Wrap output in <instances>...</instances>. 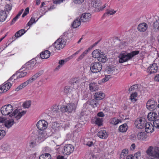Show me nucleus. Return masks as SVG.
Segmentation results:
<instances>
[{
  "label": "nucleus",
  "instance_id": "5701e85b",
  "mask_svg": "<svg viewBox=\"0 0 159 159\" xmlns=\"http://www.w3.org/2000/svg\"><path fill=\"white\" fill-rule=\"evenodd\" d=\"M43 71H40L38 73L35 74L32 77L30 78L27 81L29 84L31 83L32 82L35 80L37 78L41 75L43 73Z\"/></svg>",
  "mask_w": 159,
  "mask_h": 159
},
{
  "label": "nucleus",
  "instance_id": "5fc2aeb1",
  "mask_svg": "<svg viewBox=\"0 0 159 159\" xmlns=\"http://www.w3.org/2000/svg\"><path fill=\"white\" fill-rule=\"evenodd\" d=\"M116 12V11H114L112 9H107V10L106 14H109L110 15H113Z\"/></svg>",
  "mask_w": 159,
  "mask_h": 159
},
{
  "label": "nucleus",
  "instance_id": "aec40b11",
  "mask_svg": "<svg viewBox=\"0 0 159 159\" xmlns=\"http://www.w3.org/2000/svg\"><path fill=\"white\" fill-rule=\"evenodd\" d=\"M145 131L148 133H152L154 130V127L150 122H147L145 124Z\"/></svg>",
  "mask_w": 159,
  "mask_h": 159
},
{
  "label": "nucleus",
  "instance_id": "4be33fe9",
  "mask_svg": "<svg viewBox=\"0 0 159 159\" xmlns=\"http://www.w3.org/2000/svg\"><path fill=\"white\" fill-rule=\"evenodd\" d=\"M92 121L93 123H94L98 125L99 126H100L102 125L103 119L102 118H100L98 117L92 118Z\"/></svg>",
  "mask_w": 159,
  "mask_h": 159
},
{
  "label": "nucleus",
  "instance_id": "69168bd1",
  "mask_svg": "<svg viewBox=\"0 0 159 159\" xmlns=\"http://www.w3.org/2000/svg\"><path fill=\"white\" fill-rule=\"evenodd\" d=\"M63 0H53V3L55 4H60L63 2Z\"/></svg>",
  "mask_w": 159,
  "mask_h": 159
},
{
  "label": "nucleus",
  "instance_id": "473e14b6",
  "mask_svg": "<svg viewBox=\"0 0 159 159\" xmlns=\"http://www.w3.org/2000/svg\"><path fill=\"white\" fill-rule=\"evenodd\" d=\"M50 52L48 50H46L40 54V57L42 59H47L50 57Z\"/></svg>",
  "mask_w": 159,
  "mask_h": 159
},
{
  "label": "nucleus",
  "instance_id": "9b49d317",
  "mask_svg": "<svg viewBox=\"0 0 159 159\" xmlns=\"http://www.w3.org/2000/svg\"><path fill=\"white\" fill-rule=\"evenodd\" d=\"M26 113V111H23L21 112H20L17 109L15 110L13 112L11 115H9V116L12 117L14 116L17 120H18L23 115H25Z\"/></svg>",
  "mask_w": 159,
  "mask_h": 159
},
{
  "label": "nucleus",
  "instance_id": "cd10ccee",
  "mask_svg": "<svg viewBox=\"0 0 159 159\" xmlns=\"http://www.w3.org/2000/svg\"><path fill=\"white\" fill-rule=\"evenodd\" d=\"M157 117V113L152 112L148 113L147 117L149 120L150 121H154Z\"/></svg>",
  "mask_w": 159,
  "mask_h": 159
},
{
  "label": "nucleus",
  "instance_id": "412c9836",
  "mask_svg": "<svg viewBox=\"0 0 159 159\" xmlns=\"http://www.w3.org/2000/svg\"><path fill=\"white\" fill-rule=\"evenodd\" d=\"M48 137L46 132L44 131H40L38 135V139L39 142L43 141Z\"/></svg>",
  "mask_w": 159,
  "mask_h": 159
},
{
  "label": "nucleus",
  "instance_id": "423d86ee",
  "mask_svg": "<svg viewBox=\"0 0 159 159\" xmlns=\"http://www.w3.org/2000/svg\"><path fill=\"white\" fill-rule=\"evenodd\" d=\"M28 70H27L25 69L21 72H18L13 75L9 80V81H11L13 79L14 80L16 79L20 78L26 76L28 74Z\"/></svg>",
  "mask_w": 159,
  "mask_h": 159
},
{
  "label": "nucleus",
  "instance_id": "f8f14e48",
  "mask_svg": "<svg viewBox=\"0 0 159 159\" xmlns=\"http://www.w3.org/2000/svg\"><path fill=\"white\" fill-rule=\"evenodd\" d=\"M83 80L82 78L80 77H75L71 78L70 81V85L76 89L78 85Z\"/></svg>",
  "mask_w": 159,
  "mask_h": 159
},
{
  "label": "nucleus",
  "instance_id": "6ab92c4d",
  "mask_svg": "<svg viewBox=\"0 0 159 159\" xmlns=\"http://www.w3.org/2000/svg\"><path fill=\"white\" fill-rule=\"evenodd\" d=\"M11 86V83L9 82L2 84L0 88V93L6 92L10 88Z\"/></svg>",
  "mask_w": 159,
  "mask_h": 159
},
{
  "label": "nucleus",
  "instance_id": "0e129e2a",
  "mask_svg": "<svg viewBox=\"0 0 159 159\" xmlns=\"http://www.w3.org/2000/svg\"><path fill=\"white\" fill-rule=\"evenodd\" d=\"M29 8L28 7H27L26 8V9L25 10V11H24V13L22 15V17H24L25 16H26L28 13H29Z\"/></svg>",
  "mask_w": 159,
  "mask_h": 159
},
{
  "label": "nucleus",
  "instance_id": "72a5a7b5",
  "mask_svg": "<svg viewBox=\"0 0 159 159\" xmlns=\"http://www.w3.org/2000/svg\"><path fill=\"white\" fill-rule=\"evenodd\" d=\"M14 123L13 119H11L6 121L5 122V125L7 128H11Z\"/></svg>",
  "mask_w": 159,
  "mask_h": 159
},
{
  "label": "nucleus",
  "instance_id": "9d476101",
  "mask_svg": "<svg viewBox=\"0 0 159 159\" xmlns=\"http://www.w3.org/2000/svg\"><path fill=\"white\" fill-rule=\"evenodd\" d=\"M64 92L67 95H73L74 93H76V89L71 85L70 86H66L64 88Z\"/></svg>",
  "mask_w": 159,
  "mask_h": 159
},
{
  "label": "nucleus",
  "instance_id": "f257e3e1",
  "mask_svg": "<svg viewBox=\"0 0 159 159\" xmlns=\"http://www.w3.org/2000/svg\"><path fill=\"white\" fill-rule=\"evenodd\" d=\"M139 52V51L135 50L127 54L125 53H121L119 56L120 59L119 62L120 63H122L124 62L127 61L134 56L138 55Z\"/></svg>",
  "mask_w": 159,
  "mask_h": 159
},
{
  "label": "nucleus",
  "instance_id": "39448f33",
  "mask_svg": "<svg viewBox=\"0 0 159 159\" xmlns=\"http://www.w3.org/2000/svg\"><path fill=\"white\" fill-rule=\"evenodd\" d=\"M65 39L63 36L62 38L58 39L54 43V47L57 49H60L63 48L65 46L66 42L64 39Z\"/></svg>",
  "mask_w": 159,
  "mask_h": 159
},
{
  "label": "nucleus",
  "instance_id": "b1692460",
  "mask_svg": "<svg viewBox=\"0 0 159 159\" xmlns=\"http://www.w3.org/2000/svg\"><path fill=\"white\" fill-rule=\"evenodd\" d=\"M148 28V25L145 23H141L137 27V29L140 32H144Z\"/></svg>",
  "mask_w": 159,
  "mask_h": 159
},
{
  "label": "nucleus",
  "instance_id": "680f3d73",
  "mask_svg": "<svg viewBox=\"0 0 159 159\" xmlns=\"http://www.w3.org/2000/svg\"><path fill=\"white\" fill-rule=\"evenodd\" d=\"M74 3L77 4H80L83 3L84 0H73Z\"/></svg>",
  "mask_w": 159,
  "mask_h": 159
},
{
  "label": "nucleus",
  "instance_id": "de8ad7c7",
  "mask_svg": "<svg viewBox=\"0 0 159 159\" xmlns=\"http://www.w3.org/2000/svg\"><path fill=\"white\" fill-rule=\"evenodd\" d=\"M38 20V19L36 20H35V17H31L30 20L27 24L26 26H31L33 23H35L36 21H37Z\"/></svg>",
  "mask_w": 159,
  "mask_h": 159
},
{
  "label": "nucleus",
  "instance_id": "dca6fc26",
  "mask_svg": "<svg viewBox=\"0 0 159 159\" xmlns=\"http://www.w3.org/2000/svg\"><path fill=\"white\" fill-rule=\"evenodd\" d=\"M91 16V14L90 13H84L82 14L80 19L83 22H87L90 20Z\"/></svg>",
  "mask_w": 159,
  "mask_h": 159
},
{
  "label": "nucleus",
  "instance_id": "a18cd8bd",
  "mask_svg": "<svg viewBox=\"0 0 159 159\" xmlns=\"http://www.w3.org/2000/svg\"><path fill=\"white\" fill-rule=\"evenodd\" d=\"M29 84L28 82L27 81H25L24 83L21 84L20 85L18 86L17 88L15 89V91H19L20 89H22L23 88L25 87L26 86H27Z\"/></svg>",
  "mask_w": 159,
  "mask_h": 159
},
{
  "label": "nucleus",
  "instance_id": "6e6552de",
  "mask_svg": "<svg viewBox=\"0 0 159 159\" xmlns=\"http://www.w3.org/2000/svg\"><path fill=\"white\" fill-rule=\"evenodd\" d=\"M153 149L152 147L150 146L146 151L147 154L153 157H159V148L157 147L154 152L152 151Z\"/></svg>",
  "mask_w": 159,
  "mask_h": 159
},
{
  "label": "nucleus",
  "instance_id": "338daca9",
  "mask_svg": "<svg viewBox=\"0 0 159 159\" xmlns=\"http://www.w3.org/2000/svg\"><path fill=\"white\" fill-rule=\"evenodd\" d=\"M36 146V143L35 142H31L29 144V146L30 148H33Z\"/></svg>",
  "mask_w": 159,
  "mask_h": 159
},
{
  "label": "nucleus",
  "instance_id": "ea45409f",
  "mask_svg": "<svg viewBox=\"0 0 159 159\" xmlns=\"http://www.w3.org/2000/svg\"><path fill=\"white\" fill-rule=\"evenodd\" d=\"M84 144L89 146L91 147L93 145L92 139L90 138H86L84 141Z\"/></svg>",
  "mask_w": 159,
  "mask_h": 159
},
{
  "label": "nucleus",
  "instance_id": "c03bdc74",
  "mask_svg": "<svg viewBox=\"0 0 159 159\" xmlns=\"http://www.w3.org/2000/svg\"><path fill=\"white\" fill-rule=\"evenodd\" d=\"M25 32V30L24 29H21L16 33L15 36L18 38L23 35Z\"/></svg>",
  "mask_w": 159,
  "mask_h": 159
},
{
  "label": "nucleus",
  "instance_id": "864d4df0",
  "mask_svg": "<svg viewBox=\"0 0 159 159\" xmlns=\"http://www.w3.org/2000/svg\"><path fill=\"white\" fill-rule=\"evenodd\" d=\"M12 8V6L10 4H7L5 6L4 11L7 12V13H8V11H11Z\"/></svg>",
  "mask_w": 159,
  "mask_h": 159
},
{
  "label": "nucleus",
  "instance_id": "79ce46f5",
  "mask_svg": "<svg viewBox=\"0 0 159 159\" xmlns=\"http://www.w3.org/2000/svg\"><path fill=\"white\" fill-rule=\"evenodd\" d=\"M128 153V150L127 149H123L120 156V159H124L125 157L126 156Z\"/></svg>",
  "mask_w": 159,
  "mask_h": 159
},
{
  "label": "nucleus",
  "instance_id": "e2e57ef3",
  "mask_svg": "<svg viewBox=\"0 0 159 159\" xmlns=\"http://www.w3.org/2000/svg\"><path fill=\"white\" fill-rule=\"evenodd\" d=\"M138 85L135 84L131 86L129 89V91H132L133 90H135L138 88Z\"/></svg>",
  "mask_w": 159,
  "mask_h": 159
},
{
  "label": "nucleus",
  "instance_id": "49530a36",
  "mask_svg": "<svg viewBox=\"0 0 159 159\" xmlns=\"http://www.w3.org/2000/svg\"><path fill=\"white\" fill-rule=\"evenodd\" d=\"M51 156L48 153L42 154L39 157V159H50Z\"/></svg>",
  "mask_w": 159,
  "mask_h": 159
},
{
  "label": "nucleus",
  "instance_id": "4468645a",
  "mask_svg": "<svg viewBox=\"0 0 159 159\" xmlns=\"http://www.w3.org/2000/svg\"><path fill=\"white\" fill-rule=\"evenodd\" d=\"M35 62L34 61H29L23 66L20 70H21L24 68H25L27 70H28L29 72V70H31L33 69L35 65Z\"/></svg>",
  "mask_w": 159,
  "mask_h": 159
},
{
  "label": "nucleus",
  "instance_id": "c9c22d12",
  "mask_svg": "<svg viewBox=\"0 0 159 159\" xmlns=\"http://www.w3.org/2000/svg\"><path fill=\"white\" fill-rule=\"evenodd\" d=\"M60 128V126L56 122H54L52 124V126L51 128V130L52 133H54L57 131Z\"/></svg>",
  "mask_w": 159,
  "mask_h": 159
},
{
  "label": "nucleus",
  "instance_id": "2f4dec72",
  "mask_svg": "<svg viewBox=\"0 0 159 159\" xmlns=\"http://www.w3.org/2000/svg\"><path fill=\"white\" fill-rule=\"evenodd\" d=\"M81 20L80 18H77L72 23V26L74 28H76L79 27L81 24Z\"/></svg>",
  "mask_w": 159,
  "mask_h": 159
},
{
  "label": "nucleus",
  "instance_id": "2eb2a0df",
  "mask_svg": "<svg viewBox=\"0 0 159 159\" xmlns=\"http://www.w3.org/2000/svg\"><path fill=\"white\" fill-rule=\"evenodd\" d=\"M106 71L108 74L115 75L119 72V70L116 66H109L106 68Z\"/></svg>",
  "mask_w": 159,
  "mask_h": 159
},
{
  "label": "nucleus",
  "instance_id": "a878e982",
  "mask_svg": "<svg viewBox=\"0 0 159 159\" xmlns=\"http://www.w3.org/2000/svg\"><path fill=\"white\" fill-rule=\"evenodd\" d=\"M102 2L100 0H94L91 3L93 7L98 9H99V7L102 5Z\"/></svg>",
  "mask_w": 159,
  "mask_h": 159
},
{
  "label": "nucleus",
  "instance_id": "bf43d9fd",
  "mask_svg": "<svg viewBox=\"0 0 159 159\" xmlns=\"http://www.w3.org/2000/svg\"><path fill=\"white\" fill-rule=\"evenodd\" d=\"M141 155V152H138L134 155L133 157V159H138Z\"/></svg>",
  "mask_w": 159,
  "mask_h": 159
},
{
  "label": "nucleus",
  "instance_id": "6e6d98bb",
  "mask_svg": "<svg viewBox=\"0 0 159 159\" xmlns=\"http://www.w3.org/2000/svg\"><path fill=\"white\" fill-rule=\"evenodd\" d=\"M83 126L82 124L79 123L75 125V127L77 128V130L79 131L82 130V129Z\"/></svg>",
  "mask_w": 159,
  "mask_h": 159
},
{
  "label": "nucleus",
  "instance_id": "774afa93",
  "mask_svg": "<svg viewBox=\"0 0 159 159\" xmlns=\"http://www.w3.org/2000/svg\"><path fill=\"white\" fill-rule=\"evenodd\" d=\"M97 117H103L104 116V114L102 112H101L98 113L97 114Z\"/></svg>",
  "mask_w": 159,
  "mask_h": 159
},
{
  "label": "nucleus",
  "instance_id": "603ef678",
  "mask_svg": "<svg viewBox=\"0 0 159 159\" xmlns=\"http://www.w3.org/2000/svg\"><path fill=\"white\" fill-rule=\"evenodd\" d=\"M31 101H29L24 102L23 103V107L25 108H28L30 107L31 105Z\"/></svg>",
  "mask_w": 159,
  "mask_h": 159
},
{
  "label": "nucleus",
  "instance_id": "f03ea898",
  "mask_svg": "<svg viewBox=\"0 0 159 159\" xmlns=\"http://www.w3.org/2000/svg\"><path fill=\"white\" fill-rule=\"evenodd\" d=\"M77 105L74 103L68 104L66 106H62L61 108V111L63 112H66L68 113H71L73 111H75Z\"/></svg>",
  "mask_w": 159,
  "mask_h": 159
},
{
  "label": "nucleus",
  "instance_id": "1a4fd4ad",
  "mask_svg": "<svg viewBox=\"0 0 159 159\" xmlns=\"http://www.w3.org/2000/svg\"><path fill=\"white\" fill-rule=\"evenodd\" d=\"M157 102L153 99L148 100L146 103V107L150 111L154 110L157 108Z\"/></svg>",
  "mask_w": 159,
  "mask_h": 159
},
{
  "label": "nucleus",
  "instance_id": "c756f323",
  "mask_svg": "<svg viewBox=\"0 0 159 159\" xmlns=\"http://www.w3.org/2000/svg\"><path fill=\"white\" fill-rule=\"evenodd\" d=\"M152 31L158 32L159 31V19L156 20L153 23Z\"/></svg>",
  "mask_w": 159,
  "mask_h": 159
},
{
  "label": "nucleus",
  "instance_id": "58836bf2",
  "mask_svg": "<svg viewBox=\"0 0 159 159\" xmlns=\"http://www.w3.org/2000/svg\"><path fill=\"white\" fill-rule=\"evenodd\" d=\"M100 50L98 49L94 50L92 53V57L94 58H98L101 53L100 52Z\"/></svg>",
  "mask_w": 159,
  "mask_h": 159
},
{
  "label": "nucleus",
  "instance_id": "0eeeda50",
  "mask_svg": "<svg viewBox=\"0 0 159 159\" xmlns=\"http://www.w3.org/2000/svg\"><path fill=\"white\" fill-rule=\"evenodd\" d=\"M74 149V146L71 144H67L63 147L62 152L64 155H69L72 152Z\"/></svg>",
  "mask_w": 159,
  "mask_h": 159
},
{
  "label": "nucleus",
  "instance_id": "3c124183",
  "mask_svg": "<svg viewBox=\"0 0 159 159\" xmlns=\"http://www.w3.org/2000/svg\"><path fill=\"white\" fill-rule=\"evenodd\" d=\"M137 96V93L136 92H135L134 93L131 94L130 96V99L132 102H135L136 101V97Z\"/></svg>",
  "mask_w": 159,
  "mask_h": 159
},
{
  "label": "nucleus",
  "instance_id": "7ed1b4c3",
  "mask_svg": "<svg viewBox=\"0 0 159 159\" xmlns=\"http://www.w3.org/2000/svg\"><path fill=\"white\" fill-rule=\"evenodd\" d=\"M102 68L101 63L99 62H95L92 63L90 66L91 71L93 73H97L100 72Z\"/></svg>",
  "mask_w": 159,
  "mask_h": 159
},
{
  "label": "nucleus",
  "instance_id": "7c9ffc66",
  "mask_svg": "<svg viewBox=\"0 0 159 159\" xmlns=\"http://www.w3.org/2000/svg\"><path fill=\"white\" fill-rule=\"evenodd\" d=\"M98 61L102 62L104 63L107 60V58L106 57L104 52H101V53L98 58Z\"/></svg>",
  "mask_w": 159,
  "mask_h": 159
},
{
  "label": "nucleus",
  "instance_id": "20e7f679",
  "mask_svg": "<svg viewBox=\"0 0 159 159\" xmlns=\"http://www.w3.org/2000/svg\"><path fill=\"white\" fill-rule=\"evenodd\" d=\"M13 110L12 106L11 104L5 105L1 108V112L3 115L6 116L11 113Z\"/></svg>",
  "mask_w": 159,
  "mask_h": 159
},
{
  "label": "nucleus",
  "instance_id": "393cba45",
  "mask_svg": "<svg viewBox=\"0 0 159 159\" xmlns=\"http://www.w3.org/2000/svg\"><path fill=\"white\" fill-rule=\"evenodd\" d=\"M105 96V94L101 91L95 93L94 95V98L97 100L103 99L104 98Z\"/></svg>",
  "mask_w": 159,
  "mask_h": 159
},
{
  "label": "nucleus",
  "instance_id": "052dcab7",
  "mask_svg": "<svg viewBox=\"0 0 159 159\" xmlns=\"http://www.w3.org/2000/svg\"><path fill=\"white\" fill-rule=\"evenodd\" d=\"M110 78V75H106L105 78L102 79V82L104 83L108 81Z\"/></svg>",
  "mask_w": 159,
  "mask_h": 159
},
{
  "label": "nucleus",
  "instance_id": "bb28decb",
  "mask_svg": "<svg viewBox=\"0 0 159 159\" xmlns=\"http://www.w3.org/2000/svg\"><path fill=\"white\" fill-rule=\"evenodd\" d=\"M98 135L100 138L105 139L108 137V135L106 130H103L100 131L98 133Z\"/></svg>",
  "mask_w": 159,
  "mask_h": 159
},
{
  "label": "nucleus",
  "instance_id": "ddd939ff",
  "mask_svg": "<svg viewBox=\"0 0 159 159\" xmlns=\"http://www.w3.org/2000/svg\"><path fill=\"white\" fill-rule=\"evenodd\" d=\"M48 125V123L47 121L44 120H41L37 122L36 125L39 130L43 131L47 128Z\"/></svg>",
  "mask_w": 159,
  "mask_h": 159
},
{
  "label": "nucleus",
  "instance_id": "37998d69",
  "mask_svg": "<svg viewBox=\"0 0 159 159\" xmlns=\"http://www.w3.org/2000/svg\"><path fill=\"white\" fill-rule=\"evenodd\" d=\"M59 112V107L58 106L54 105L51 108V112L53 115H55Z\"/></svg>",
  "mask_w": 159,
  "mask_h": 159
},
{
  "label": "nucleus",
  "instance_id": "a19ab883",
  "mask_svg": "<svg viewBox=\"0 0 159 159\" xmlns=\"http://www.w3.org/2000/svg\"><path fill=\"white\" fill-rule=\"evenodd\" d=\"M89 52V50H87L84 51L79 57L77 59L76 61H79L82 60L84 57L87 55Z\"/></svg>",
  "mask_w": 159,
  "mask_h": 159
},
{
  "label": "nucleus",
  "instance_id": "f3484780",
  "mask_svg": "<svg viewBox=\"0 0 159 159\" xmlns=\"http://www.w3.org/2000/svg\"><path fill=\"white\" fill-rule=\"evenodd\" d=\"M145 121L141 119H138L136 120L134 123L136 127L138 129H142L145 127Z\"/></svg>",
  "mask_w": 159,
  "mask_h": 159
},
{
  "label": "nucleus",
  "instance_id": "4c0bfd02",
  "mask_svg": "<svg viewBox=\"0 0 159 159\" xmlns=\"http://www.w3.org/2000/svg\"><path fill=\"white\" fill-rule=\"evenodd\" d=\"M128 129V126L126 124H124L120 125L119 128V130L121 132H125Z\"/></svg>",
  "mask_w": 159,
  "mask_h": 159
},
{
  "label": "nucleus",
  "instance_id": "a211bd4d",
  "mask_svg": "<svg viewBox=\"0 0 159 159\" xmlns=\"http://www.w3.org/2000/svg\"><path fill=\"white\" fill-rule=\"evenodd\" d=\"M158 69L157 64L155 63L153 64L150 65L147 69L148 72L150 74L156 73Z\"/></svg>",
  "mask_w": 159,
  "mask_h": 159
},
{
  "label": "nucleus",
  "instance_id": "4d7b16f0",
  "mask_svg": "<svg viewBox=\"0 0 159 159\" xmlns=\"http://www.w3.org/2000/svg\"><path fill=\"white\" fill-rule=\"evenodd\" d=\"M6 135L5 131L3 130H0V140L3 138Z\"/></svg>",
  "mask_w": 159,
  "mask_h": 159
},
{
  "label": "nucleus",
  "instance_id": "c85d7f7f",
  "mask_svg": "<svg viewBox=\"0 0 159 159\" xmlns=\"http://www.w3.org/2000/svg\"><path fill=\"white\" fill-rule=\"evenodd\" d=\"M89 89L92 92L96 91L99 89V86L95 83H92L89 84Z\"/></svg>",
  "mask_w": 159,
  "mask_h": 159
},
{
  "label": "nucleus",
  "instance_id": "09e8293b",
  "mask_svg": "<svg viewBox=\"0 0 159 159\" xmlns=\"http://www.w3.org/2000/svg\"><path fill=\"white\" fill-rule=\"evenodd\" d=\"M121 122V121L120 120L116 118H114L111 119V124L114 125H116Z\"/></svg>",
  "mask_w": 159,
  "mask_h": 159
},
{
  "label": "nucleus",
  "instance_id": "e433bc0d",
  "mask_svg": "<svg viewBox=\"0 0 159 159\" xmlns=\"http://www.w3.org/2000/svg\"><path fill=\"white\" fill-rule=\"evenodd\" d=\"M146 138V134L143 132H139L137 134V139L138 140H142Z\"/></svg>",
  "mask_w": 159,
  "mask_h": 159
},
{
  "label": "nucleus",
  "instance_id": "8fccbe9b",
  "mask_svg": "<svg viewBox=\"0 0 159 159\" xmlns=\"http://www.w3.org/2000/svg\"><path fill=\"white\" fill-rule=\"evenodd\" d=\"M67 61L64 60H60L58 62L59 65L56 67L57 69H59L62 67L65 63Z\"/></svg>",
  "mask_w": 159,
  "mask_h": 159
},
{
  "label": "nucleus",
  "instance_id": "13d9d810",
  "mask_svg": "<svg viewBox=\"0 0 159 159\" xmlns=\"http://www.w3.org/2000/svg\"><path fill=\"white\" fill-rule=\"evenodd\" d=\"M153 125L154 127L159 128V120H155L153 121Z\"/></svg>",
  "mask_w": 159,
  "mask_h": 159
},
{
  "label": "nucleus",
  "instance_id": "f704fd0d",
  "mask_svg": "<svg viewBox=\"0 0 159 159\" xmlns=\"http://www.w3.org/2000/svg\"><path fill=\"white\" fill-rule=\"evenodd\" d=\"M8 13L4 11H0V21H4L7 18Z\"/></svg>",
  "mask_w": 159,
  "mask_h": 159
}]
</instances>
